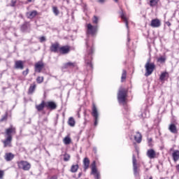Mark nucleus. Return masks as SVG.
I'll return each mask as SVG.
<instances>
[{
  "mask_svg": "<svg viewBox=\"0 0 179 179\" xmlns=\"http://www.w3.org/2000/svg\"><path fill=\"white\" fill-rule=\"evenodd\" d=\"M76 66V62H67L66 64H64V68H73Z\"/></svg>",
  "mask_w": 179,
  "mask_h": 179,
  "instance_id": "obj_26",
  "label": "nucleus"
},
{
  "mask_svg": "<svg viewBox=\"0 0 179 179\" xmlns=\"http://www.w3.org/2000/svg\"><path fill=\"white\" fill-rule=\"evenodd\" d=\"M43 68H44V63H43V62H38L35 64V72L41 73V71H43Z\"/></svg>",
  "mask_w": 179,
  "mask_h": 179,
  "instance_id": "obj_7",
  "label": "nucleus"
},
{
  "mask_svg": "<svg viewBox=\"0 0 179 179\" xmlns=\"http://www.w3.org/2000/svg\"><path fill=\"white\" fill-rule=\"evenodd\" d=\"M4 148H10L12 143V136H7L6 139L3 141Z\"/></svg>",
  "mask_w": 179,
  "mask_h": 179,
  "instance_id": "obj_10",
  "label": "nucleus"
},
{
  "mask_svg": "<svg viewBox=\"0 0 179 179\" xmlns=\"http://www.w3.org/2000/svg\"><path fill=\"white\" fill-rule=\"evenodd\" d=\"M166 24H167V26H169V27L171 26V23H170V22H166Z\"/></svg>",
  "mask_w": 179,
  "mask_h": 179,
  "instance_id": "obj_49",
  "label": "nucleus"
},
{
  "mask_svg": "<svg viewBox=\"0 0 179 179\" xmlns=\"http://www.w3.org/2000/svg\"><path fill=\"white\" fill-rule=\"evenodd\" d=\"M22 75L24 76H27V75H29V69H27L26 71H22Z\"/></svg>",
  "mask_w": 179,
  "mask_h": 179,
  "instance_id": "obj_40",
  "label": "nucleus"
},
{
  "mask_svg": "<svg viewBox=\"0 0 179 179\" xmlns=\"http://www.w3.org/2000/svg\"><path fill=\"white\" fill-rule=\"evenodd\" d=\"M127 98V90L120 87L117 93V100L119 103H125V99Z\"/></svg>",
  "mask_w": 179,
  "mask_h": 179,
  "instance_id": "obj_2",
  "label": "nucleus"
},
{
  "mask_svg": "<svg viewBox=\"0 0 179 179\" xmlns=\"http://www.w3.org/2000/svg\"><path fill=\"white\" fill-rule=\"evenodd\" d=\"M82 172H80L79 173H78V178H80V177H82Z\"/></svg>",
  "mask_w": 179,
  "mask_h": 179,
  "instance_id": "obj_48",
  "label": "nucleus"
},
{
  "mask_svg": "<svg viewBox=\"0 0 179 179\" xmlns=\"http://www.w3.org/2000/svg\"><path fill=\"white\" fill-rule=\"evenodd\" d=\"M58 50H59V43H55L51 45L50 51L52 52H58Z\"/></svg>",
  "mask_w": 179,
  "mask_h": 179,
  "instance_id": "obj_14",
  "label": "nucleus"
},
{
  "mask_svg": "<svg viewBox=\"0 0 179 179\" xmlns=\"http://www.w3.org/2000/svg\"><path fill=\"white\" fill-rule=\"evenodd\" d=\"M167 75V72H164L161 74L160 77H159V79L160 80H164L166 76Z\"/></svg>",
  "mask_w": 179,
  "mask_h": 179,
  "instance_id": "obj_36",
  "label": "nucleus"
},
{
  "mask_svg": "<svg viewBox=\"0 0 179 179\" xmlns=\"http://www.w3.org/2000/svg\"><path fill=\"white\" fill-rule=\"evenodd\" d=\"M78 170H79L78 164H73L71 167L70 171L71 173H77Z\"/></svg>",
  "mask_w": 179,
  "mask_h": 179,
  "instance_id": "obj_24",
  "label": "nucleus"
},
{
  "mask_svg": "<svg viewBox=\"0 0 179 179\" xmlns=\"http://www.w3.org/2000/svg\"><path fill=\"white\" fill-rule=\"evenodd\" d=\"M90 165V160H89V158L85 157L83 159V167H84V171H86L87 169H89V166Z\"/></svg>",
  "mask_w": 179,
  "mask_h": 179,
  "instance_id": "obj_19",
  "label": "nucleus"
},
{
  "mask_svg": "<svg viewBox=\"0 0 179 179\" xmlns=\"http://www.w3.org/2000/svg\"><path fill=\"white\" fill-rule=\"evenodd\" d=\"M145 76H150L152 73H153V71H155V68H156V66L155 65V63H150V59H148L145 65Z\"/></svg>",
  "mask_w": 179,
  "mask_h": 179,
  "instance_id": "obj_1",
  "label": "nucleus"
},
{
  "mask_svg": "<svg viewBox=\"0 0 179 179\" xmlns=\"http://www.w3.org/2000/svg\"><path fill=\"white\" fill-rule=\"evenodd\" d=\"M162 23L159 19H154L151 21V27H160Z\"/></svg>",
  "mask_w": 179,
  "mask_h": 179,
  "instance_id": "obj_13",
  "label": "nucleus"
},
{
  "mask_svg": "<svg viewBox=\"0 0 179 179\" xmlns=\"http://www.w3.org/2000/svg\"><path fill=\"white\" fill-rule=\"evenodd\" d=\"M99 118H94V125H97V121H98Z\"/></svg>",
  "mask_w": 179,
  "mask_h": 179,
  "instance_id": "obj_46",
  "label": "nucleus"
},
{
  "mask_svg": "<svg viewBox=\"0 0 179 179\" xmlns=\"http://www.w3.org/2000/svg\"><path fill=\"white\" fill-rule=\"evenodd\" d=\"M120 15L121 19L124 22L127 29H128V20L127 19V17L125 16V13L122 10V9L120 10L119 12Z\"/></svg>",
  "mask_w": 179,
  "mask_h": 179,
  "instance_id": "obj_12",
  "label": "nucleus"
},
{
  "mask_svg": "<svg viewBox=\"0 0 179 179\" xmlns=\"http://www.w3.org/2000/svg\"><path fill=\"white\" fill-rule=\"evenodd\" d=\"M132 163H133V171L135 177L139 176V169H138V164H136V157L135 155L132 156Z\"/></svg>",
  "mask_w": 179,
  "mask_h": 179,
  "instance_id": "obj_5",
  "label": "nucleus"
},
{
  "mask_svg": "<svg viewBox=\"0 0 179 179\" xmlns=\"http://www.w3.org/2000/svg\"><path fill=\"white\" fill-rule=\"evenodd\" d=\"M37 15H38L37 10H32L27 13V17H28V19H34V17H36Z\"/></svg>",
  "mask_w": 179,
  "mask_h": 179,
  "instance_id": "obj_16",
  "label": "nucleus"
},
{
  "mask_svg": "<svg viewBox=\"0 0 179 179\" xmlns=\"http://www.w3.org/2000/svg\"><path fill=\"white\" fill-rule=\"evenodd\" d=\"M169 130L171 134H178V130L177 129V126H176L174 124H169Z\"/></svg>",
  "mask_w": 179,
  "mask_h": 179,
  "instance_id": "obj_18",
  "label": "nucleus"
},
{
  "mask_svg": "<svg viewBox=\"0 0 179 179\" xmlns=\"http://www.w3.org/2000/svg\"><path fill=\"white\" fill-rule=\"evenodd\" d=\"M19 169L24 170V171H29L31 168V164L27 161H20L17 162Z\"/></svg>",
  "mask_w": 179,
  "mask_h": 179,
  "instance_id": "obj_3",
  "label": "nucleus"
},
{
  "mask_svg": "<svg viewBox=\"0 0 179 179\" xmlns=\"http://www.w3.org/2000/svg\"><path fill=\"white\" fill-rule=\"evenodd\" d=\"M172 158L173 162H175V163L176 162H178L179 160V150H176L173 151V152L172 153Z\"/></svg>",
  "mask_w": 179,
  "mask_h": 179,
  "instance_id": "obj_17",
  "label": "nucleus"
},
{
  "mask_svg": "<svg viewBox=\"0 0 179 179\" xmlns=\"http://www.w3.org/2000/svg\"><path fill=\"white\" fill-rule=\"evenodd\" d=\"M97 30L99 28L97 26H93L92 24H87V34H90L91 36H96L97 34Z\"/></svg>",
  "mask_w": 179,
  "mask_h": 179,
  "instance_id": "obj_4",
  "label": "nucleus"
},
{
  "mask_svg": "<svg viewBox=\"0 0 179 179\" xmlns=\"http://www.w3.org/2000/svg\"><path fill=\"white\" fill-rule=\"evenodd\" d=\"M157 62H160L161 64H163L166 62V57L162 56L157 59Z\"/></svg>",
  "mask_w": 179,
  "mask_h": 179,
  "instance_id": "obj_31",
  "label": "nucleus"
},
{
  "mask_svg": "<svg viewBox=\"0 0 179 179\" xmlns=\"http://www.w3.org/2000/svg\"><path fill=\"white\" fill-rule=\"evenodd\" d=\"M36 82L37 83L40 84V83H43V82H44V77L43 76H38L36 78Z\"/></svg>",
  "mask_w": 179,
  "mask_h": 179,
  "instance_id": "obj_32",
  "label": "nucleus"
},
{
  "mask_svg": "<svg viewBox=\"0 0 179 179\" xmlns=\"http://www.w3.org/2000/svg\"><path fill=\"white\" fill-rule=\"evenodd\" d=\"M93 23H94V24H97V23H99V18L96 15L94 16Z\"/></svg>",
  "mask_w": 179,
  "mask_h": 179,
  "instance_id": "obj_38",
  "label": "nucleus"
},
{
  "mask_svg": "<svg viewBox=\"0 0 179 179\" xmlns=\"http://www.w3.org/2000/svg\"><path fill=\"white\" fill-rule=\"evenodd\" d=\"M128 41H129V39H128Z\"/></svg>",
  "mask_w": 179,
  "mask_h": 179,
  "instance_id": "obj_54",
  "label": "nucleus"
},
{
  "mask_svg": "<svg viewBox=\"0 0 179 179\" xmlns=\"http://www.w3.org/2000/svg\"><path fill=\"white\" fill-rule=\"evenodd\" d=\"M159 3V0H150V6H156Z\"/></svg>",
  "mask_w": 179,
  "mask_h": 179,
  "instance_id": "obj_29",
  "label": "nucleus"
},
{
  "mask_svg": "<svg viewBox=\"0 0 179 179\" xmlns=\"http://www.w3.org/2000/svg\"><path fill=\"white\" fill-rule=\"evenodd\" d=\"M44 107H45V102L42 101V102L36 106V108L38 111H43L44 110Z\"/></svg>",
  "mask_w": 179,
  "mask_h": 179,
  "instance_id": "obj_21",
  "label": "nucleus"
},
{
  "mask_svg": "<svg viewBox=\"0 0 179 179\" xmlns=\"http://www.w3.org/2000/svg\"><path fill=\"white\" fill-rule=\"evenodd\" d=\"M149 179H153L152 177H150Z\"/></svg>",
  "mask_w": 179,
  "mask_h": 179,
  "instance_id": "obj_53",
  "label": "nucleus"
},
{
  "mask_svg": "<svg viewBox=\"0 0 179 179\" xmlns=\"http://www.w3.org/2000/svg\"><path fill=\"white\" fill-rule=\"evenodd\" d=\"M0 61H1V59H0Z\"/></svg>",
  "mask_w": 179,
  "mask_h": 179,
  "instance_id": "obj_55",
  "label": "nucleus"
},
{
  "mask_svg": "<svg viewBox=\"0 0 179 179\" xmlns=\"http://www.w3.org/2000/svg\"><path fill=\"white\" fill-rule=\"evenodd\" d=\"M91 169H92V174L94 176L99 172H97V168L96 167V161H94L91 164Z\"/></svg>",
  "mask_w": 179,
  "mask_h": 179,
  "instance_id": "obj_20",
  "label": "nucleus"
},
{
  "mask_svg": "<svg viewBox=\"0 0 179 179\" xmlns=\"http://www.w3.org/2000/svg\"><path fill=\"white\" fill-rule=\"evenodd\" d=\"M15 158V155L12 152H7L5 154L4 159L6 162H10Z\"/></svg>",
  "mask_w": 179,
  "mask_h": 179,
  "instance_id": "obj_15",
  "label": "nucleus"
},
{
  "mask_svg": "<svg viewBox=\"0 0 179 179\" xmlns=\"http://www.w3.org/2000/svg\"><path fill=\"white\" fill-rule=\"evenodd\" d=\"M92 116L94 118H99V112L97 111V108H96V106H94L92 108Z\"/></svg>",
  "mask_w": 179,
  "mask_h": 179,
  "instance_id": "obj_25",
  "label": "nucleus"
},
{
  "mask_svg": "<svg viewBox=\"0 0 179 179\" xmlns=\"http://www.w3.org/2000/svg\"><path fill=\"white\" fill-rule=\"evenodd\" d=\"M53 13H55V16H58L59 15V10H58V8L54 6L52 8Z\"/></svg>",
  "mask_w": 179,
  "mask_h": 179,
  "instance_id": "obj_33",
  "label": "nucleus"
},
{
  "mask_svg": "<svg viewBox=\"0 0 179 179\" xmlns=\"http://www.w3.org/2000/svg\"><path fill=\"white\" fill-rule=\"evenodd\" d=\"M98 2L99 3H104V2H106V0H98Z\"/></svg>",
  "mask_w": 179,
  "mask_h": 179,
  "instance_id": "obj_47",
  "label": "nucleus"
},
{
  "mask_svg": "<svg viewBox=\"0 0 179 179\" xmlns=\"http://www.w3.org/2000/svg\"><path fill=\"white\" fill-rule=\"evenodd\" d=\"M25 30H27V24H23L21 27V31H24Z\"/></svg>",
  "mask_w": 179,
  "mask_h": 179,
  "instance_id": "obj_39",
  "label": "nucleus"
},
{
  "mask_svg": "<svg viewBox=\"0 0 179 179\" xmlns=\"http://www.w3.org/2000/svg\"><path fill=\"white\" fill-rule=\"evenodd\" d=\"M68 124L70 127H75V119H73V117H69V121H68Z\"/></svg>",
  "mask_w": 179,
  "mask_h": 179,
  "instance_id": "obj_27",
  "label": "nucleus"
},
{
  "mask_svg": "<svg viewBox=\"0 0 179 179\" xmlns=\"http://www.w3.org/2000/svg\"><path fill=\"white\" fill-rule=\"evenodd\" d=\"M95 179H100V173H95Z\"/></svg>",
  "mask_w": 179,
  "mask_h": 179,
  "instance_id": "obj_44",
  "label": "nucleus"
},
{
  "mask_svg": "<svg viewBox=\"0 0 179 179\" xmlns=\"http://www.w3.org/2000/svg\"><path fill=\"white\" fill-rule=\"evenodd\" d=\"M36 83H33L32 85H30L29 90H28V94H33L36 90Z\"/></svg>",
  "mask_w": 179,
  "mask_h": 179,
  "instance_id": "obj_23",
  "label": "nucleus"
},
{
  "mask_svg": "<svg viewBox=\"0 0 179 179\" xmlns=\"http://www.w3.org/2000/svg\"><path fill=\"white\" fill-rule=\"evenodd\" d=\"M146 155L149 159H155L156 157V151L153 149H149L146 152Z\"/></svg>",
  "mask_w": 179,
  "mask_h": 179,
  "instance_id": "obj_9",
  "label": "nucleus"
},
{
  "mask_svg": "<svg viewBox=\"0 0 179 179\" xmlns=\"http://www.w3.org/2000/svg\"><path fill=\"white\" fill-rule=\"evenodd\" d=\"M152 138H148V146L149 148H152L153 147V143H152Z\"/></svg>",
  "mask_w": 179,
  "mask_h": 179,
  "instance_id": "obj_37",
  "label": "nucleus"
},
{
  "mask_svg": "<svg viewBox=\"0 0 179 179\" xmlns=\"http://www.w3.org/2000/svg\"><path fill=\"white\" fill-rule=\"evenodd\" d=\"M86 64H87V66H89L90 68H93V64H92V62H86Z\"/></svg>",
  "mask_w": 179,
  "mask_h": 179,
  "instance_id": "obj_41",
  "label": "nucleus"
},
{
  "mask_svg": "<svg viewBox=\"0 0 179 179\" xmlns=\"http://www.w3.org/2000/svg\"><path fill=\"white\" fill-rule=\"evenodd\" d=\"M14 68H15V69L23 70L24 69V66L23 65V62L22 60L16 61L15 62Z\"/></svg>",
  "mask_w": 179,
  "mask_h": 179,
  "instance_id": "obj_11",
  "label": "nucleus"
},
{
  "mask_svg": "<svg viewBox=\"0 0 179 179\" xmlns=\"http://www.w3.org/2000/svg\"><path fill=\"white\" fill-rule=\"evenodd\" d=\"M46 108H50V110H55L57 109V103L54 101H48L45 102Z\"/></svg>",
  "mask_w": 179,
  "mask_h": 179,
  "instance_id": "obj_8",
  "label": "nucleus"
},
{
  "mask_svg": "<svg viewBox=\"0 0 179 179\" xmlns=\"http://www.w3.org/2000/svg\"><path fill=\"white\" fill-rule=\"evenodd\" d=\"M71 52V47L69 45L62 46L59 48V52L62 54V55H66V54H69Z\"/></svg>",
  "mask_w": 179,
  "mask_h": 179,
  "instance_id": "obj_6",
  "label": "nucleus"
},
{
  "mask_svg": "<svg viewBox=\"0 0 179 179\" xmlns=\"http://www.w3.org/2000/svg\"><path fill=\"white\" fill-rule=\"evenodd\" d=\"M28 2H31V0H28Z\"/></svg>",
  "mask_w": 179,
  "mask_h": 179,
  "instance_id": "obj_52",
  "label": "nucleus"
},
{
  "mask_svg": "<svg viewBox=\"0 0 179 179\" xmlns=\"http://www.w3.org/2000/svg\"><path fill=\"white\" fill-rule=\"evenodd\" d=\"M3 177V171H0V179Z\"/></svg>",
  "mask_w": 179,
  "mask_h": 179,
  "instance_id": "obj_45",
  "label": "nucleus"
},
{
  "mask_svg": "<svg viewBox=\"0 0 179 179\" xmlns=\"http://www.w3.org/2000/svg\"><path fill=\"white\" fill-rule=\"evenodd\" d=\"M134 139L137 143H141V142H142V134H141L139 131H137L136 135L134 136Z\"/></svg>",
  "mask_w": 179,
  "mask_h": 179,
  "instance_id": "obj_22",
  "label": "nucleus"
},
{
  "mask_svg": "<svg viewBox=\"0 0 179 179\" xmlns=\"http://www.w3.org/2000/svg\"><path fill=\"white\" fill-rule=\"evenodd\" d=\"M15 5H16V1H15V0H11L10 6L13 7V6H15Z\"/></svg>",
  "mask_w": 179,
  "mask_h": 179,
  "instance_id": "obj_43",
  "label": "nucleus"
},
{
  "mask_svg": "<svg viewBox=\"0 0 179 179\" xmlns=\"http://www.w3.org/2000/svg\"><path fill=\"white\" fill-rule=\"evenodd\" d=\"M12 132H13V129L12 128H8L6 130V135H7V136H12Z\"/></svg>",
  "mask_w": 179,
  "mask_h": 179,
  "instance_id": "obj_30",
  "label": "nucleus"
},
{
  "mask_svg": "<svg viewBox=\"0 0 179 179\" xmlns=\"http://www.w3.org/2000/svg\"><path fill=\"white\" fill-rule=\"evenodd\" d=\"M113 1H114L115 2H116V3L118 2V0H113Z\"/></svg>",
  "mask_w": 179,
  "mask_h": 179,
  "instance_id": "obj_51",
  "label": "nucleus"
},
{
  "mask_svg": "<svg viewBox=\"0 0 179 179\" xmlns=\"http://www.w3.org/2000/svg\"><path fill=\"white\" fill-rule=\"evenodd\" d=\"M40 42L41 43H44V41H45V36H41L40 38Z\"/></svg>",
  "mask_w": 179,
  "mask_h": 179,
  "instance_id": "obj_42",
  "label": "nucleus"
},
{
  "mask_svg": "<svg viewBox=\"0 0 179 179\" xmlns=\"http://www.w3.org/2000/svg\"><path fill=\"white\" fill-rule=\"evenodd\" d=\"M64 162H69L71 159V155L69 154H64Z\"/></svg>",
  "mask_w": 179,
  "mask_h": 179,
  "instance_id": "obj_35",
  "label": "nucleus"
},
{
  "mask_svg": "<svg viewBox=\"0 0 179 179\" xmlns=\"http://www.w3.org/2000/svg\"><path fill=\"white\" fill-rule=\"evenodd\" d=\"M50 179H57V178L52 177V178H51Z\"/></svg>",
  "mask_w": 179,
  "mask_h": 179,
  "instance_id": "obj_50",
  "label": "nucleus"
},
{
  "mask_svg": "<svg viewBox=\"0 0 179 179\" xmlns=\"http://www.w3.org/2000/svg\"><path fill=\"white\" fill-rule=\"evenodd\" d=\"M127 79V71L123 70L121 77V82H124Z\"/></svg>",
  "mask_w": 179,
  "mask_h": 179,
  "instance_id": "obj_28",
  "label": "nucleus"
},
{
  "mask_svg": "<svg viewBox=\"0 0 179 179\" xmlns=\"http://www.w3.org/2000/svg\"><path fill=\"white\" fill-rule=\"evenodd\" d=\"M64 143L65 145H69V143H71V138L69 137H65L64 138Z\"/></svg>",
  "mask_w": 179,
  "mask_h": 179,
  "instance_id": "obj_34",
  "label": "nucleus"
}]
</instances>
